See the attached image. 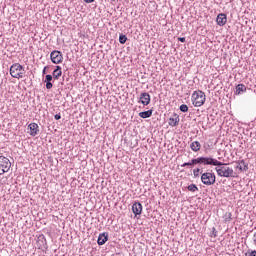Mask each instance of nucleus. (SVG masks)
<instances>
[{
  "label": "nucleus",
  "instance_id": "obj_1",
  "mask_svg": "<svg viewBox=\"0 0 256 256\" xmlns=\"http://www.w3.org/2000/svg\"><path fill=\"white\" fill-rule=\"evenodd\" d=\"M211 165L212 167H215V171L218 175V177H226L227 179L229 178H235L237 177V172L233 170V168H230L227 166V163H223L211 156H207L206 159V166Z\"/></svg>",
  "mask_w": 256,
  "mask_h": 256
},
{
  "label": "nucleus",
  "instance_id": "obj_2",
  "mask_svg": "<svg viewBox=\"0 0 256 256\" xmlns=\"http://www.w3.org/2000/svg\"><path fill=\"white\" fill-rule=\"evenodd\" d=\"M206 99L207 96L205 95V92L201 90L194 91L192 94V103L194 107H202V105H205Z\"/></svg>",
  "mask_w": 256,
  "mask_h": 256
},
{
  "label": "nucleus",
  "instance_id": "obj_3",
  "mask_svg": "<svg viewBox=\"0 0 256 256\" xmlns=\"http://www.w3.org/2000/svg\"><path fill=\"white\" fill-rule=\"evenodd\" d=\"M201 182L203 185H207L208 187H211V185H215L217 183V176L213 172H204L201 170Z\"/></svg>",
  "mask_w": 256,
  "mask_h": 256
},
{
  "label": "nucleus",
  "instance_id": "obj_4",
  "mask_svg": "<svg viewBox=\"0 0 256 256\" xmlns=\"http://www.w3.org/2000/svg\"><path fill=\"white\" fill-rule=\"evenodd\" d=\"M10 75L14 79H23V75H25V68L19 63H14L10 67Z\"/></svg>",
  "mask_w": 256,
  "mask_h": 256
},
{
  "label": "nucleus",
  "instance_id": "obj_5",
  "mask_svg": "<svg viewBox=\"0 0 256 256\" xmlns=\"http://www.w3.org/2000/svg\"><path fill=\"white\" fill-rule=\"evenodd\" d=\"M11 169V160L0 153V175H5Z\"/></svg>",
  "mask_w": 256,
  "mask_h": 256
},
{
  "label": "nucleus",
  "instance_id": "obj_6",
  "mask_svg": "<svg viewBox=\"0 0 256 256\" xmlns=\"http://www.w3.org/2000/svg\"><path fill=\"white\" fill-rule=\"evenodd\" d=\"M194 165H204L207 166V156H200L197 158L191 159L190 162H185L181 167H193Z\"/></svg>",
  "mask_w": 256,
  "mask_h": 256
},
{
  "label": "nucleus",
  "instance_id": "obj_7",
  "mask_svg": "<svg viewBox=\"0 0 256 256\" xmlns=\"http://www.w3.org/2000/svg\"><path fill=\"white\" fill-rule=\"evenodd\" d=\"M50 59L54 65H59V63H63V53L59 50H54L50 53Z\"/></svg>",
  "mask_w": 256,
  "mask_h": 256
},
{
  "label": "nucleus",
  "instance_id": "obj_8",
  "mask_svg": "<svg viewBox=\"0 0 256 256\" xmlns=\"http://www.w3.org/2000/svg\"><path fill=\"white\" fill-rule=\"evenodd\" d=\"M138 103H141L142 105H144V107H146L147 105H149V103H151V95H149V93L147 92H142L140 94Z\"/></svg>",
  "mask_w": 256,
  "mask_h": 256
},
{
  "label": "nucleus",
  "instance_id": "obj_9",
  "mask_svg": "<svg viewBox=\"0 0 256 256\" xmlns=\"http://www.w3.org/2000/svg\"><path fill=\"white\" fill-rule=\"evenodd\" d=\"M27 130L31 137H37L39 135V125L37 123H30Z\"/></svg>",
  "mask_w": 256,
  "mask_h": 256
},
{
  "label": "nucleus",
  "instance_id": "obj_10",
  "mask_svg": "<svg viewBox=\"0 0 256 256\" xmlns=\"http://www.w3.org/2000/svg\"><path fill=\"white\" fill-rule=\"evenodd\" d=\"M107 241H109V232L100 233L98 236V239H97V244L99 246L105 245V243H107Z\"/></svg>",
  "mask_w": 256,
  "mask_h": 256
},
{
  "label": "nucleus",
  "instance_id": "obj_11",
  "mask_svg": "<svg viewBox=\"0 0 256 256\" xmlns=\"http://www.w3.org/2000/svg\"><path fill=\"white\" fill-rule=\"evenodd\" d=\"M132 212L135 215V217H137V215H141V213H143V205L141 204V202H135L132 205Z\"/></svg>",
  "mask_w": 256,
  "mask_h": 256
},
{
  "label": "nucleus",
  "instance_id": "obj_12",
  "mask_svg": "<svg viewBox=\"0 0 256 256\" xmlns=\"http://www.w3.org/2000/svg\"><path fill=\"white\" fill-rule=\"evenodd\" d=\"M216 23L217 25H219V27H224V25H226L227 23V14L225 13L218 14L216 18Z\"/></svg>",
  "mask_w": 256,
  "mask_h": 256
},
{
  "label": "nucleus",
  "instance_id": "obj_13",
  "mask_svg": "<svg viewBox=\"0 0 256 256\" xmlns=\"http://www.w3.org/2000/svg\"><path fill=\"white\" fill-rule=\"evenodd\" d=\"M38 247L39 249H48V245H47V239L45 238V235L41 234L39 237H38Z\"/></svg>",
  "mask_w": 256,
  "mask_h": 256
},
{
  "label": "nucleus",
  "instance_id": "obj_14",
  "mask_svg": "<svg viewBox=\"0 0 256 256\" xmlns=\"http://www.w3.org/2000/svg\"><path fill=\"white\" fill-rule=\"evenodd\" d=\"M55 83V79L53 78V75L47 74L44 79V83H46V89H53V83Z\"/></svg>",
  "mask_w": 256,
  "mask_h": 256
},
{
  "label": "nucleus",
  "instance_id": "obj_15",
  "mask_svg": "<svg viewBox=\"0 0 256 256\" xmlns=\"http://www.w3.org/2000/svg\"><path fill=\"white\" fill-rule=\"evenodd\" d=\"M236 169H239L241 172L249 171V164L245 163V160H239L236 162Z\"/></svg>",
  "mask_w": 256,
  "mask_h": 256
},
{
  "label": "nucleus",
  "instance_id": "obj_16",
  "mask_svg": "<svg viewBox=\"0 0 256 256\" xmlns=\"http://www.w3.org/2000/svg\"><path fill=\"white\" fill-rule=\"evenodd\" d=\"M63 75V70L61 66H55V69L52 72V77L54 78V81H58L59 77Z\"/></svg>",
  "mask_w": 256,
  "mask_h": 256
},
{
  "label": "nucleus",
  "instance_id": "obj_17",
  "mask_svg": "<svg viewBox=\"0 0 256 256\" xmlns=\"http://www.w3.org/2000/svg\"><path fill=\"white\" fill-rule=\"evenodd\" d=\"M179 115H177L176 113L173 114V117L169 118L168 124L170 125V127H177V125H179Z\"/></svg>",
  "mask_w": 256,
  "mask_h": 256
},
{
  "label": "nucleus",
  "instance_id": "obj_18",
  "mask_svg": "<svg viewBox=\"0 0 256 256\" xmlns=\"http://www.w3.org/2000/svg\"><path fill=\"white\" fill-rule=\"evenodd\" d=\"M247 92V86L245 84L236 85L235 95H243V93Z\"/></svg>",
  "mask_w": 256,
  "mask_h": 256
},
{
  "label": "nucleus",
  "instance_id": "obj_19",
  "mask_svg": "<svg viewBox=\"0 0 256 256\" xmlns=\"http://www.w3.org/2000/svg\"><path fill=\"white\" fill-rule=\"evenodd\" d=\"M138 115L141 119H149V117H152L153 115V109L140 112Z\"/></svg>",
  "mask_w": 256,
  "mask_h": 256
},
{
  "label": "nucleus",
  "instance_id": "obj_20",
  "mask_svg": "<svg viewBox=\"0 0 256 256\" xmlns=\"http://www.w3.org/2000/svg\"><path fill=\"white\" fill-rule=\"evenodd\" d=\"M190 149H192L194 151V153L201 151V143L199 141L192 142L190 144Z\"/></svg>",
  "mask_w": 256,
  "mask_h": 256
},
{
  "label": "nucleus",
  "instance_id": "obj_21",
  "mask_svg": "<svg viewBox=\"0 0 256 256\" xmlns=\"http://www.w3.org/2000/svg\"><path fill=\"white\" fill-rule=\"evenodd\" d=\"M119 43H120V45H125L127 43V35L120 34L119 35Z\"/></svg>",
  "mask_w": 256,
  "mask_h": 256
},
{
  "label": "nucleus",
  "instance_id": "obj_22",
  "mask_svg": "<svg viewBox=\"0 0 256 256\" xmlns=\"http://www.w3.org/2000/svg\"><path fill=\"white\" fill-rule=\"evenodd\" d=\"M188 191H191V193H195L196 191H199V187H197L196 184H190L187 186Z\"/></svg>",
  "mask_w": 256,
  "mask_h": 256
},
{
  "label": "nucleus",
  "instance_id": "obj_23",
  "mask_svg": "<svg viewBox=\"0 0 256 256\" xmlns=\"http://www.w3.org/2000/svg\"><path fill=\"white\" fill-rule=\"evenodd\" d=\"M232 217H233V214H231V212H226L224 214V222L230 223L231 219H233Z\"/></svg>",
  "mask_w": 256,
  "mask_h": 256
},
{
  "label": "nucleus",
  "instance_id": "obj_24",
  "mask_svg": "<svg viewBox=\"0 0 256 256\" xmlns=\"http://www.w3.org/2000/svg\"><path fill=\"white\" fill-rule=\"evenodd\" d=\"M179 109L182 113H187L189 111V106H187L186 104H182L180 105Z\"/></svg>",
  "mask_w": 256,
  "mask_h": 256
},
{
  "label": "nucleus",
  "instance_id": "obj_25",
  "mask_svg": "<svg viewBox=\"0 0 256 256\" xmlns=\"http://www.w3.org/2000/svg\"><path fill=\"white\" fill-rule=\"evenodd\" d=\"M199 173H201V169L200 168H196L193 170V175L194 177H199Z\"/></svg>",
  "mask_w": 256,
  "mask_h": 256
},
{
  "label": "nucleus",
  "instance_id": "obj_26",
  "mask_svg": "<svg viewBox=\"0 0 256 256\" xmlns=\"http://www.w3.org/2000/svg\"><path fill=\"white\" fill-rule=\"evenodd\" d=\"M211 237H217V229L215 227L212 228Z\"/></svg>",
  "mask_w": 256,
  "mask_h": 256
},
{
  "label": "nucleus",
  "instance_id": "obj_27",
  "mask_svg": "<svg viewBox=\"0 0 256 256\" xmlns=\"http://www.w3.org/2000/svg\"><path fill=\"white\" fill-rule=\"evenodd\" d=\"M47 69H49V66L43 68L42 75H47Z\"/></svg>",
  "mask_w": 256,
  "mask_h": 256
},
{
  "label": "nucleus",
  "instance_id": "obj_28",
  "mask_svg": "<svg viewBox=\"0 0 256 256\" xmlns=\"http://www.w3.org/2000/svg\"><path fill=\"white\" fill-rule=\"evenodd\" d=\"M54 119H55L56 121H59V119H61V113L56 114V115L54 116Z\"/></svg>",
  "mask_w": 256,
  "mask_h": 256
},
{
  "label": "nucleus",
  "instance_id": "obj_29",
  "mask_svg": "<svg viewBox=\"0 0 256 256\" xmlns=\"http://www.w3.org/2000/svg\"><path fill=\"white\" fill-rule=\"evenodd\" d=\"M178 41H180V43H185L186 39L185 37H178Z\"/></svg>",
  "mask_w": 256,
  "mask_h": 256
},
{
  "label": "nucleus",
  "instance_id": "obj_30",
  "mask_svg": "<svg viewBox=\"0 0 256 256\" xmlns=\"http://www.w3.org/2000/svg\"><path fill=\"white\" fill-rule=\"evenodd\" d=\"M248 256H256V250H252L249 252Z\"/></svg>",
  "mask_w": 256,
  "mask_h": 256
},
{
  "label": "nucleus",
  "instance_id": "obj_31",
  "mask_svg": "<svg viewBox=\"0 0 256 256\" xmlns=\"http://www.w3.org/2000/svg\"><path fill=\"white\" fill-rule=\"evenodd\" d=\"M84 3H95V0H84Z\"/></svg>",
  "mask_w": 256,
  "mask_h": 256
},
{
  "label": "nucleus",
  "instance_id": "obj_32",
  "mask_svg": "<svg viewBox=\"0 0 256 256\" xmlns=\"http://www.w3.org/2000/svg\"><path fill=\"white\" fill-rule=\"evenodd\" d=\"M253 242H254V245H256V232H255V234L253 235Z\"/></svg>",
  "mask_w": 256,
  "mask_h": 256
},
{
  "label": "nucleus",
  "instance_id": "obj_33",
  "mask_svg": "<svg viewBox=\"0 0 256 256\" xmlns=\"http://www.w3.org/2000/svg\"><path fill=\"white\" fill-rule=\"evenodd\" d=\"M63 81H65V76H63Z\"/></svg>",
  "mask_w": 256,
  "mask_h": 256
},
{
  "label": "nucleus",
  "instance_id": "obj_34",
  "mask_svg": "<svg viewBox=\"0 0 256 256\" xmlns=\"http://www.w3.org/2000/svg\"><path fill=\"white\" fill-rule=\"evenodd\" d=\"M112 1H116V0H112Z\"/></svg>",
  "mask_w": 256,
  "mask_h": 256
},
{
  "label": "nucleus",
  "instance_id": "obj_35",
  "mask_svg": "<svg viewBox=\"0 0 256 256\" xmlns=\"http://www.w3.org/2000/svg\"><path fill=\"white\" fill-rule=\"evenodd\" d=\"M72 1H75V0H72Z\"/></svg>",
  "mask_w": 256,
  "mask_h": 256
}]
</instances>
